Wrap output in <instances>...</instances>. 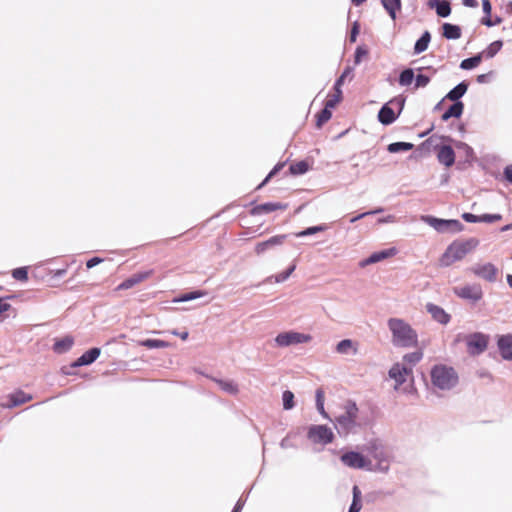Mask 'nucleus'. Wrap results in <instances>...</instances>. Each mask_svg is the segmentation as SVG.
I'll return each mask as SVG.
<instances>
[{
    "label": "nucleus",
    "instance_id": "1",
    "mask_svg": "<svg viewBox=\"0 0 512 512\" xmlns=\"http://www.w3.org/2000/svg\"><path fill=\"white\" fill-rule=\"evenodd\" d=\"M391 333V342L395 347L413 348L418 345V334L412 326L401 318H390L387 321Z\"/></svg>",
    "mask_w": 512,
    "mask_h": 512
},
{
    "label": "nucleus",
    "instance_id": "2",
    "mask_svg": "<svg viewBox=\"0 0 512 512\" xmlns=\"http://www.w3.org/2000/svg\"><path fill=\"white\" fill-rule=\"evenodd\" d=\"M362 451L368 454L370 459L369 471L387 473L393 460L391 452L379 439L369 440Z\"/></svg>",
    "mask_w": 512,
    "mask_h": 512
},
{
    "label": "nucleus",
    "instance_id": "3",
    "mask_svg": "<svg viewBox=\"0 0 512 512\" xmlns=\"http://www.w3.org/2000/svg\"><path fill=\"white\" fill-rule=\"evenodd\" d=\"M333 423L340 436L354 433L360 426L359 409L356 403L347 401L343 406V411L335 416Z\"/></svg>",
    "mask_w": 512,
    "mask_h": 512
},
{
    "label": "nucleus",
    "instance_id": "4",
    "mask_svg": "<svg viewBox=\"0 0 512 512\" xmlns=\"http://www.w3.org/2000/svg\"><path fill=\"white\" fill-rule=\"evenodd\" d=\"M433 386L439 390L447 391L458 384V374L453 367L438 364L430 372Z\"/></svg>",
    "mask_w": 512,
    "mask_h": 512
},
{
    "label": "nucleus",
    "instance_id": "5",
    "mask_svg": "<svg viewBox=\"0 0 512 512\" xmlns=\"http://www.w3.org/2000/svg\"><path fill=\"white\" fill-rule=\"evenodd\" d=\"M478 244L475 239H469L463 242H453L450 244L440 258V265L448 267L456 261L463 259Z\"/></svg>",
    "mask_w": 512,
    "mask_h": 512
},
{
    "label": "nucleus",
    "instance_id": "6",
    "mask_svg": "<svg viewBox=\"0 0 512 512\" xmlns=\"http://www.w3.org/2000/svg\"><path fill=\"white\" fill-rule=\"evenodd\" d=\"M405 105V98L398 96L384 104L378 113V120L383 125L392 124L402 112Z\"/></svg>",
    "mask_w": 512,
    "mask_h": 512
},
{
    "label": "nucleus",
    "instance_id": "7",
    "mask_svg": "<svg viewBox=\"0 0 512 512\" xmlns=\"http://www.w3.org/2000/svg\"><path fill=\"white\" fill-rule=\"evenodd\" d=\"M465 343L467 352L472 356H477L487 349L489 336L481 332H474L465 336Z\"/></svg>",
    "mask_w": 512,
    "mask_h": 512
},
{
    "label": "nucleus",
    "instance_id": "8",
    "mask_svg": "<svg viewBox=\"0 0 512 512\" xmlns=\"http://www.w3.org/2000/svg\"><path fill=\"white\" fill-rule=\"evenodd\" d=\"M422 220L439 233L460 232L463 229V224L454 219L445 220L433 216H423Z\"/></svg>",
    "mask_w": 512,
    "mask_h": 512
},
{
    "label": "nucleus",
    "instance_id": "9",
    "mask_svg": "<svg viewBox=\"0 0 512 512\" xmlns=\"http://www.w3.org/2000/svg\"><path fill=\"white\" fill-rule=\"evenodd\" d=\"M307 438L314 444L327 445L334 440V433L326 425H311L308 428Z\"/></svg>",
    "mask_w": 512,
    "mask_h": 512
},
{
    "label": "nucleus",
    "instance_id": "10",
    "mask_svg": "<svg viewBox=\"0 0 512 512\" xmlns=\"http://www.w3.org/2000/svg\"><path fill=\"white\" fill-rule=\"evenodd\" d=\"M312 337L309 334H304L296 331H287L279 333L274 341L277 347H288L310 342Z\"/></svg>",
    "mask_w": 512,
    "mask_h": 512
},
{
    "label": "nucleus",
    "instance_id": "11",
    "mask_svg": "<svg viewBox=\"0 0 512 512\" xmlns=\"http://www.w3.org/2000/svg\"><path fill=\"white\" fill-rule=\"evenodd\" d=\"M342 463L353 469H365L369 471L370 459L359 452H346L341 456Z\"/></svg>",
    "mask_w": 512,
    "mask_h": 512
},
{
    "label": "nucleus",
    "instance_id": "12",
    "mask_svg": "<svg viewBox=\"0 0 512 512\" xmlns=\"http://www.w3.org/2000/svg\"><path fill=\"white\" fill-rule=\"evenodd\" d=\"M471 272L488 282H495L499 273L498 268L492 263L475 264L470 268Z\"/></svg>",
    "mask_w": 512,
    "mask_h": 512
},
{
    "label": "nucleus",
    "instance_id": "13",
    "mask_svg": "<svg viewBox=\"0 0 512 512\" xmlns=\"http://www.w3.org/2000/svg\"><path fill=\"white\" fill-rule=\"evenodd\" d=\"M454 293L465 300L478 302L483 297V291L479 284H467L462 287H456Z\"/></svg>",
    "mask_w": 512,
    "mask_h": 512
},
{
    "label": "nucleus",
    "instance_id": "14",
    "mask_svg": "<svg viewBox=\"0 0 512 512\" xmlns=\"http://www.w3.org/2000/svg\"><path fill=\"white\" fill-rule=\"evenodd\" d=\"M412 373L411 368H407L406 366L396 363L389 370V377L395 381V389L397 390L400 385H402L407 376Z\"/></svg>",
    "mask_w": 512,
    "mask_h": 512
},
{
    "label": "nucleus",
    "instance_id": "15",
    "mask_svg": "<svg viewBox=\"0 0 512 512\" xmlns=\"http://www.w3.org/2000/svg\"><path fill=\"white\" fill-rule=\"evenodd\" d=\"M397 252L398 251L395 247H391L388 249L374 252L368 258L362 260L359 265H360V267H366L368 265L381 262L385 259L395 256L397 254Z\"/></svg>",
    "mask_w": 512,
    "mask_h": 512
},
{
    "label": "nucleus",
    "instance_id": "16",
    "mask_svg": "<svg viewBox=\"0 0 512 512\" xmlns=\"http://www.w3.org/2000/svg\"><path fill=\"white\" fill-rule=\"evenodd\" d=\"M497 347L501 357L506 361H512V334L499 335Z\"/></svg>",
    "mask_w": 512,
    "mask_h": 512
},
{
    "label": "nucleus",
    "instance_id": "17",
    "mask_svg": "<svg viewBox=\"0 0 512 512\" xmlns=\"http://www.w3.org/2000/svg\"><path fill=\"white\" fill-rule=\"evenodd\" d=\"M152 274H153V270L137 272V273L131 275L126 280H124L122 283H120L117 287V290L130 289V288L134 287L135 285H137V284L145 281L149 277H151Z\"/></svg>",
    "mask_w": 512,
    "mask_h": 512
},
{
    "label": "nucleus",
    "instance_id": "18",
    "mask_svg": "<svg viewBox=\"0 0 512 512\" xmlns=\"http://www.w3.org/2000/svg\"><path fill=\"white\" fill-rule=\"evenodd\" d=\"M437 149L438 161L446 167H451L455 163V153L451 146L435 144Z\"/></svg>",
    "mask_w": 512,
    "mask_h": 512
},
{
    "label": "nucleus",
    "instance_id": "19",
    "mask_svg": "<svg viewBox=\"0 0 512 512\" xmlns=\"http://www.w3.org/2000/svg\"><path fill=\"white\" fill-rule=\"evenodd\" d=\"M286 238H287V235H276V236L269 238L266 241L259 242L255 246V252L258 255L263 254L268 249H271L275 246L282 245L284 243V241L286 240Z\"/></svg>",
    "mask_w": 512,
    "mask_h": 512
},
{
    "label": "nucleus",
    "instance_id": "20",
    "mask_svg": "<svg viewBox=\"0 0 512 512\" xmlns=\"http://www.w3.org/2000/svg\"><path fill=\"white\" fill-rule=\"evenodd\" d=\"M287 208V204H282L280 202H267L263 204L256 205L251 209L252 215H261L271 213L276 210H285Z\"/></svg>",
    "mask_w": 512,
    "mask_h": 512
},
{
    "label": "nucleus",
    "instance_id": "21",
    "mask_svg": "<svg viewBox=\"0 0 512 512\" xmlns=\"http://www.w3.org/2000/svg\"><path fill=\"white\" fill-rule=\"evenodd\" d=\"M32 399V396L29 394L24 393L23 391H17L13 394H10L8 396V399L6 402H3L1 404L4 408H13L16 406H19L21 404H24Z\"/></svg>",
    "mask_w": 512,
    "mask_h": 512
},
{
    "label": "nucleus",
    "instance_id": "22",
    "mask_svg": "<svg viewBox=\"0 0 512 512\" xmlns=\"http://www.w3.org/2000/svg\"><path fill=\"white\" fill-rule=\"evenodd\" d=\"M426 309L431 314L432 318L438 323L446 325L450 321V315L440 306L428 303L426 305Z\"/></svg>",
    "mask_w": 512,
    "mask_h": 512
},
{
    "label": "nucleus",
    "instance_id": "23",
    "mask_svg": "<svg viewBox=\"0 0 512 512\" xmlns=\"http://www.w3.org/2000/svg\"><path fill=\"white\" fill-rule=\"evenodd\" d=\"M100 348H91L90 350L83 353L73 364L72 367H80L92 364L99 356Z\"/></svg>",
    "mask_w": 512,
    "mask_h": 512
},
{
    "label": "nucleus",
    "instance_id": "24",
    "mask_svg": "<svg viewBox=\"0 0 512 512\" xmlns=\"http://www.w3.org/2000/svg\"><path fill=\"white\" fill-rule=\"evenodd\" d=\"M336 352L341 355H356L358 353V344L351 339L341 340L336 345Z\"/></svg>",
    "mask_w": 512,
    "mask_h": 512
},
{
    "label": "nucleus",
    "instance_id": "25",
    "mask_svg": "<svg viewBox=\"0 0 512 512\" xmlns=\"http://www.w3.org/2000/svg\"><path fill=\"white\" fill-rule=\"evenodd\" d=\"M464 109V104L461 101L453 103L442 115V120L447 121L451 117L459 118Z\"/></svg>",
    "mask_w": 512,
    "mask_h": 512
},
{
    "label": "nucleus",
    "instance_id": "26",
    "mask_svg": "<svg viewBox=\"0 0 512 512\" xmlns=\"http://www.w3.org/2000/svg\"><path fill=\"white\" fill-rule=\"evenodd\" d=\"M467 88L468 85L465 82H461L448 92L446 98L455 103L466 93Z\"/></svg>",
    "mask_w": 512,
    "mask_h": 512
},
{
    "label": "nucleus",
    "instance_id": "27",
    "mask_svg": "<svg viewBox=\"0 0 512 512\" xmlns=\"http://www.w3.org/2000/svg\"><path fill=\"white\" fill-rule=\"evenodd\" d=\"M74 340L70 336L56 340L53 345V350L56 353H65L73 346Z\"/></svg>",
    "mask_w": 512,
    "mask_h": 512
},
{
    "label": "nucleus",
    "instance_id": "28",
    "mask_svg": "<svg viewBox=\"0 0 512 512\" xmlns=\"http://www.w3.org/2000/svg\"><path fill=\"white\" fill-rule=\"evenodd\" d=\"M352 493H353V500H352V503L349 507V510L348 512H359L362 508V504H361V491L359 489V487L357 485H354L353 486V490H352Z\"/></svg>",
    "mask_w": 512,
    "mask_h": 512
},
{
    "label": "nucleus",
    "instance_id": "29",
    "mask_svg": "<svg viewBox=\"0 0 512 512\" xmlns=\"http://www.w3.org/2000/svg\"><path fill=\"white\" fill-rule=\"evenodd\" d=\"M219 387L228 394L236 395L239 391L238 385L232 380H215Z\"/></svg>",
    "mask_w": 512,
    "mask_h": 512
},
{
    "label": "nucleus",
    "instance_id": "30",
    "mask_svg": "<svg viewBox=\"0 0 512 512\" xmlns=\"http://www.w3.org/2000/svg\"><path fill=\"white\" fill-rule=\"evenodd\" d=\"M483 56L481 53L473 56V57H470V58H467V59H464L461 64H460V68L461 69H464V70H470V69H473L475 67H477L481 60H482Z\"/></svg>",
    "mask_w": 512,
    "mask_h": 512
},
{
    "label": "nucleus",
    "instance_id": "31",
    "mask_svg": "<svg viewBox=\"0 0 512 512\" xmlns=\"http://www.w3.org/2000/svg\"><path fill=\"white\" fill-rule=\"evenodd\" d=\"M316 408L318 412L322 415L324 419L332 421L328 413L325 411L324 408V393L321 389H318L316 391Z\"/></svg>",
    "mask_w": 512,
    "mask_h": 512
},
{
    "label": "nucleus",
    "instance_id": "32",
    "mask_svg": "<svg viewBox=\"0 0 512 512\" xmlns=\"http://www.w3.org/2000/svg\"><path fill=\"white\" fill-rule=\"evenodd\" d=\"M431 34H422V36L416 41L414 46V53L420 54L428 48V44L431 40Z\"/></svg>",
    "mask_w": 512,
    "mask_h": 512
},
{
    "label": "nucleus",
    "instance_id": "33",
    "mask_svg": "<svg viewBox=\"0 0 512 512\" xmlns=\"http://www.w3.org/2000/svg\"><path fill=\"white\" fill-rule=\"evenodd\" d=\"M413 144L409 142H394L388 145L387 150L390 153H398L401 151H409L413 149Z\"/></svg>",
    "mask_w": 512,
    "mask_h": 512
},
{
    "label": "nucleus",
    "instance_id": "34",
    "mask_svg": "<svg viewBox=\"0 0 512 512\" xmlns=\"http://www.w3.org/2000/svg\"><path fill=\"white\" fill-rule=\"evenodd\" d=\"M141 346L149 349L167 348L169 343L159 339H145L140 342Z\"/></svg>",
    "mask_w": 512,
    "mask_h": 512
},
{
    "label": "nucleus",
    "instance_id": "35",
    "mask_svg": "<svg viewBox=\"0 0 512 512\" xmlns=\"http://www.w3.org/2000/svg\"><path fill=\"white\" fill-rule=\"evenodd\" d=\"M502 45H503L502 41H500V40L494 41L483 52H481V54L485 58H492L502 48Z\"/></svg>",
    "mask_w": 512,
    "mask_h": 512
},
{
    "label": "nucleus",
    "instance_id": "36",
    "mask_svg": "<svg viewBox=\"0 0 512 512\" xmlns=\"http://www.w3.org/2000/svg\"><path fill=\"white\" fill-rule=\"evenodd\" d=\"M289 170L293 175H302L309 170V165L306 161H299L291 164Z\"/></svg>",
    "mask_w": 512,
    "mask_h": 512
},
{
    "label": "nucleus",
    "instance_id": "37",
    "mask_svg": "<svg viewBox=\"0 0 512 512\" xmlns=\"http://www.w3.org/2000/svg\"><path fill=\"white\" fill-rule=\"evenodd\" d=\"M435 8L440 17H447L451 12L450 3L446 0H437Z\"/></svg>",
    "mask_w": 512,
    "mask_h": 512
},
{
    "label": "nucleus",
    "instance_id": "38",
    "mask_svg": "<svg viewBox=\"0 0 512 512\" xmlns=\"http://www.w3.org/2000/svg\"><path fill=\"white\" fill-rule=\"evenodd\" d=\"M414 80V71L407 68L400 73L399 84L401 86H409Z\"/></svg>",
    "mask_w": 512,
    "mask_h": 512
},
{
    "label": "nucleus",
    "instance_id": "39",
    "mask_svg": "<svg viewBox=\"0 0 512 512\" xmlns=\"http://www.w3.org/2000/svg\"><path fill=\"white\" fill-rule=\"evenodd\" d=\"M326 229H327L326 225L312 226V227L306 228L305 230L295 233V236L298 238L306 237V236L314 235L316 233L325 231Z\"/></svg>",
    "mask_w": 512,
    "mask_h": 512
},
{
    "label": "nucleus",
    "instance_id": "40",
    "mask_svg": "<svg viewBox=\"0 0 512 512\" xmlns=\"http://www.w3.org/2000/svg\"><path fill=\"white\" fill-rule=\"evenodd\" d=\"M382 4L392 18H395V13L401 7L400 0H382Z\"/></svg>",
    "mask_w": 512,
    "mask_h": 512
},
{
    "label": "nucleus",
    "instance_id": "41",
    "mask_svg": "<svg viewBox=\"0 0 512 512\" xmlns=\"http://www.w3.org/2000/svg\"><path fill=\"white\" fill-rule=\"evenodd\" d=\"M283 408L285 410H291L295 406L294 394L290 390H285L282 394Z\"/></svg>",
    "mask_w": 512,
    "mask_h": 512
},
{
    "label": "nucleus",
    "instance_id": "42",
    "mask_svg": "<svg viewBox=\"0 0 512 512\" xmlns=\"http://www.w3.org/2000/svg\"><path fill=\"white\" fill-rule=\"evenodd\" d=\"M204 295H206V292H204V291H193V292H190V293L183 294L182 296H180L179 298L175 299L174 301L175 302H187V301H191V300L200 298V297H202Z\"/></svg>",
    "mask_w": 512,
    "mask_h": 512
},
{
    "label": "nucleus",
    "instance_id": "43",
    "mask_svg": "<svg viewBox=\"0 0 512 512\" xmlns=\"http://www.w3.org/2000/svg\"><path fill=\"white\" fill-rule=\"evenodd\" d=\"M423 353L421 351H415L404 355L403 360L411 365H415L421 361Z\"/></svg>",
    "mask_w": 512,
    "mask_h": 512
},
{
    "label": "nucleus",
    "instance_id": "44",
    "mask_svg": "<svg viewBox=\"0 0 512 512\" xmlns=\"http://www.w3.org/2000/svg\"><path fill=\"white\" fill-rule=\"evenodd\" d=\"M12 276L15 280L18 281H27L28 279V271L26 267L16 268L12 271Z\"/></svg>",
    "mask_w": 512,
    "mask_h": 512
},
{
    "label": "nucleus",
    "instance_id": "45",
    "mask_svg": "<svg viewBox=\"0 0 512 512\" xmlns=\"http://www.w3.org/2000/svg\"><path fill=\"white\" fill-rule=\"evenodd\" d=\"M295 268H296L295 265H291L286 271H283V272L275 275L274 276L275 282L281 283V282L286 281L289 278V276L293 273Z\"/></svg>",
    "mask_w": 512,
    "mask_h": 512
},
{
    "label": "nucleus",
    "instance_id": "46",
    "mask_svg": "<svg viewBox=\"0 0 512 512\" xmlns=\"http://www.w3.org/2000/svg\"><path fill=\"white\" fill-rule=\"evenodd\" d=\"M332 116L330 109L324 108L317 117V126H321L325 122H327Z\"/></svg>",
    "mask_w": 512,
    "mask_h": 512
},
{
    "label": "nucleus",
    "instance_id": "47",
    "mask_svg": "<svg viewBox=\"0 0 512 512\" xmlns=\"http://www.w3.org/2000/svg\"><path fill=\"white\" fill-rule=\"evenodd\" d=\"M367 54H368V50L366 47L358 46L355 51V59H354L355 64H359L362 61L363 57L367 56Z\"/></svg>",
    "mask_w": 512,
    "mask_h": 512
},
{
    "label": "nucleus",
    "instance_id": "48",
    "mask_svg": "<svg viewBox=\"0 0 512 512\" xmlns=\"http://www.w3.org/2000/svg\"><path fill=\"white\" fill-rule=\"evenodd\" d=\"M483 11L487 16L490 15L491 4L489 0H483ZM483 23L486 24L487 26H491L493 24L489 17L483 18Z\"/></svg>",
    "mask_w": 512,
    "mask_h": 512
},
{
    "label": "nucleus",
    "instance_id": "49",
    "mask_svg": "<svg viewBox=\"0 0 512 512\" xmlns=\"http://www.w3.org/2000/svg\"><path fill=\"white\" fill-rule=\"evenodd\" d=\"M502 216L500 214H483L480 216V222L493 223L500 221Z\"/></svg>",
    "mask_w": 512,
    "mask_h": 512
},
{
    "label": "nucleus",
    "instance_id": "50",
    "mask_svg": "<svg viewBox=\"0 0 512 512\" xmlns=\"http://www.w3.org/2000/svg\"><path fill=\"white\" fill-rule=\"evenodd\" d=\"M416 80V87H425L430 82V77L424 74H418L415 78Z\"/></svg>",
    "mask_w": 512,
    "mask_h": 512
},
{
    "label": "nucleus",
    "instance_id": "51",
    "mask_svg": "<svg viewBox=\"0 0 512 512\" xmlns=\"http://www.w3.org/2000/svg\"><path fill=\"white\" fill-rule=\"evenodd\" d=\"M383 211V208H377L375 210H371V211H368V212H364V213H361L353 218L350 219V222L351 223H354L368 215H373V214H378V213H381Z\"/></svg>",
    "mask_w": 512,
    "mask_h": 512
},
{
    "label": "nucleus",
    "instance_id": "52",
    "mask_svg": "<svg viewBox=\"0 0 512 512\" xmlns=\"http://www.w3.org/2000/svg\"><path fill=\"white\" fill-rule=\"evenodd\" d=\"M462 218L468 223L480 222V216L474 215L472 213H463Z\"/></svg>",
    "mask_w": 512,
    "mask_h": 512
},
{
    "label": "nucleus",
    "instance_id": "53",
    "mask_svg": "<svg viewBox=\"0 0 512 512\" xmlns=\"http://www.w3.org/2000/svg\"><path fill=\"white\" fill-rule=\"evenodd\" d=\"M283 165H277L273 168V170L267 175V177L263 180V182L258 186V189L263 187L271 177H273L282 167Z\"/></svg>",
    "mask_w": 512,
    "mask_h": 512
},
{
    "label": "nucleus",
    "instance_id": "54",
    "mask_svg": "<svg viewBox=\"0 0 512 512\" xmlns=\"http://www.w3.org/2000/svg\"><path fill=\"white\" fill-rule=\"evenodd\" d=\"M101 262H103L102 258L93 257L86 262V266L88 269H91V268L95 267L96 265L100 264Z\"/></svg>",
    "mask_w": 512,
    "mask_h": 512
},
{
    "label": "nucleus",
    "instance_id": "55",
    "mask_svg": "<svg viewBox=\"0 0 512 512\" xmlns=\"http://www.w3.org/2000/svg\"><path fill=\"white\" fill-rule=\"evenodd\" d=\"M340 100H341L340 98L333 95L330 99L327 100L325 108H327V109L334 108Z\"/></svg>",
    "mask_w": 512,
    "mask_h": 512
},
{
    "label": "nucleus",
    "instance_id": "56",
    "mask_svg": "<svg viewBox=\"0 0 512 512\" xmlns=\"http://www.w3.org/2000/svg\"><path fill=\"white\" fill-rule=\"evenodd\" d=\"M395 221H396V217L394 215H387L385 217L378 219L379 224L394 223Z\"/></svg>",
    "mask_w": 512,
    "mask_h": 512
},
{
    "label": "nucleus",
    "instance_id": "57",
    "mask_svg": "<svg viewBox=\"0 0 512 512\" xmlns=\"http://www.w3.org/2000/svg\"><path fill=\"white\" fill-rule=\"evenodd\" d=\"M11 305L5 300L0 298V315L10 309Z\"/></svg>",
    "mask_w": 512,
    "mask_h": 512
},
{
    "label": "nucleus",
    "instance_id": "58",
    "mask_svg": "<svg viewBox=\"0 0 512 512\" xmlns=\"http://www.w3.org/2000/svg\"><path fill=\"white\" fill-rule=\"evenodd\" d=\"M442 32H459V27L451 25V24H444L442 27Z\"/></svg>",
    "mask_w": 512,
    "mask_h": 512
},
{
    "label": "nucleus",
    "instance_id": "59",
    "mask_svg": "<svg viewBox=\"0 0 512 512\" xmlns=\"http://www.w3.org/2000/svg\"><path fill=\"white\" fill-rule=\"evenodd\" d=\"M505 178L512 183V165H508L504 170Z\"/></svg>",
    "mask_w": 512,
    "mask_h": 512
},
{
    "label": "nucleus",
    "instance_id": "60",
    "mask_svg": "<svg viewBox=\"0 0 512 512\" xmlns=\"http://www.w3.org/2000/svg\"><path fill=\"white\" fill-rule=\"evenodd\" d=\"M289 437H290V434H288L285 438L282 439V441L280 443L281 448L286 449V448H289L292 446L289 441Z\"/></svg>",
    "mask_w": 512,
    "mask_h": 512
},
{
    "label": "nucleus",
    "instance_id": "61",
    "mask_svg": "<svg viewBox=\"0 0 512 512\" xmlns=\"http://www.w3.org/2000/svg\"><path fill=\"white\" fill-rule=\"evenodd\" d=\"M172 334L175 336H179L182 340H186L189 336L187 331L178 332L176 330L172 331Z\"/></svg>",
    "mask_w": 512,
    "mask_h": 512
},
{
    "label": "nucleus",
    "instance_id": "62",
    "mask_svg": "<svg viewBox=\"0 0 512 512\" xmlns=\"http://www.w3.org/2000/svg\"><path fill=\"white\" fill-rule=\"evenodd\" d=\"M243 506H244V502L239 499L236 503V505L234 506L232 512H241L242 509H243Z\"/></svg>",
    "mask_w": 512,
    "mask_h": 512
},
{
    "label": "nucleus",
    "instance_id": "63",
    "mask_svg": "<svg viewBox=\"0 0 512 512\" xmlns=\"http://www.w3.org/2000/svg\"><path fill=\"white\" fill-rule=\"evenodd\" d=\"M463 4L467 7H477L478 1L477 0H463Z\"/></svg>",
    "mask_w": 512,
    "mask_h": 512
},
{
    "label": "nucleus",
    "instance_id": "64",
    "mask_svg": "<svg viewBox=\"0 0 512 512\" xmlns=\"http://www.w3.org/2000/svg\"><path fill=\"white\" fill-rule=\"evenodd\" d=\"M352 76V68L347 67L343 73L341 74V77L346 79L347 77Z\"/></svg>",
    "mask_w": 512,
    "mask_h": 512
}]
</instances>
